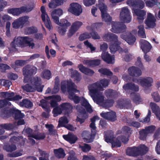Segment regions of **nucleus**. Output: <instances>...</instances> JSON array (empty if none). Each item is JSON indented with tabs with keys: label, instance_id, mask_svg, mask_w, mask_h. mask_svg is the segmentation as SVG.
Masks as SVG:
<instances>
[{
	"label": "nucleus",
	"instance_id": "obj_1",
	"mask_svg": "<svg viewBox=\"0 0 160 160\" xmlns=\"http://www.w3.org/2000/svg\"><path fill=\"white\" fill-rule=\"evenodd\" d=\"M109 82L105 79L101 80L88 86L89 94L94 102L100 106L106 108L112 106L113 103L112 100L105 99L102 91L103 87L108 86Z\"/></svg>",
	"mask_w": 160,
	"mask_h": 160
},
{
	"label": "nucleus",
	"instance_id": "obj_2",
	"mask_svg": "<svg viewBox=\"0 0 160 160\" xmlns=\"http://www.w3.org/2000/svg\"><path fill=\"white\" fill-rule=\"evenodd\" d=\"M37 68L35 67L28 65L23 69V73L24 76V82H28V84L22 86L23 90L27 92H32L37 90L39 92H42L43 86L41 85V80L38 78H33L31 79H29V76L36 73Z\"/></svg>",
	"mask_w": 160,
	"mask_h": 160
},
{
	"label": "nucleus",
	"instance_id": "obj_3",
	"mask_svg": "<svg viewBox=\"0 0 160 160\" xmlns=\"http://www.w3.org/2000/svg\"><path fill=\"white\" fill-rule=\"evenodd\" d=\"M77 86L71 80L68 81H63L61 82V89L63 92L68 90L69 93V98L72 100L76 103H78L79 101H81L82 106L85 108L88 112L91 113L92 112L91 106L88 102L83 98L80 99L78 97L74 94V93L79 92V91L77 89Z\"/></svg>",
	"mask_w": 160,
	"mask_h": 160
},
{
	"label": "nucleus",
	"instance_id": "obj_4",
	"mask_svg": "<svg viewBox=\"0 0 160 160\" xmlns=\"http://www.w3.org/2000/svg\"><path fill=\"white\" fill-rule=\"evenodd\" d=\"M123 131L126 134L125 137H119L116 139H114L113 133L112 131H108L105 132V140L107 142H111L112 148L119 147L121 146V140L124 143H126L128 140V137L131 133V131L130 128L124 126L123 128Z\"/></svg>",
	"mask_w": 160,
	"mask_h": 160
},
{
	"label": "nucleus",
	"instance_id": "obj_5",
	"mask_svg": "<svg viewBox=\"0 0 160 160\" xmlns=\"http://www.w3.org/2000/svg\"><path fill=\"white\" fill-rule=\"evenodd\" d=\"M33 40L32 38L27 37H19L15 39L11 43L12 49L10 48V50H14L16 44L22 47L25 46L29 47L30 48L33 49L35 47V44L33 42Z\"/></svg>",
	"mask_w": 160,
	"mask_h": 160
},
{
	"label": "nucleus",
	"instance_id": "obj_6",
	"mask_svg": "<svg viewBox=\"0 0 160 160\" xmlns=\"http://www.w3.org/2000/svg\"><path fill=\"white\" fill-rule=\"evenodd\" d=\"M118 37L115 34L110 32L105 33L103 36V39L106 41H110L111 42L110 44V49L111 52L114 53L119 49L120 47L119 45L120 42L118 41Z\"/></svg>",
	"mask_w": 160,
	"mask_h": 160
},
{
	"label": "nucleus",
	"instance_id": "obj_7",
	"mask_svg": "<svg viewBox=\"0 0 160 160\" xmlns=\"http://www.w3.org/2000/svg\"><path fill=\"white\" fill-rule=\"evenodd\" d=\"M63 11L59 8L55 9L51 13V15L53 21L59 25L69 27L71 25V23L65 19H62L59 21V16H60L63 14Z\"/></svg>",
	"mask_w": 160,
	"mask_h": 160
},
{
	"label": "nucleus",
	"instance_id": "obj_8",
	"mask_svg": "<svg viewBox=\"0 0 160 160\" xmlns=\"http://www.w3.org/2000/svg\"><path fill=\"white\" fill-rule=\"evenodd\" d=\"M61 99V98L59 96L53 95L46 98L45 100H41L39 105L43 108H45L48 105V103L49 102L52 107H54L57 106V102L60 101Z\"/></svg>",
	"mask_w": 160,
	"mask_h": 160
},
{
	"label": "nucleus",
	"instance_id": "obj_9",
	"mask_svg": "<svg viewBox=\"0 0 160 160\" xmlns=\"http://www.w3.org/2000/svg\"><path fill=\"white\" fill-rule=\"evenodd\" d=\"M120 20L122 23H129L131 20L130 12L127 7L121 8L120 14Z\"/></svg>",
	"mask_w": 160,
	"mask_h": 160
},
{
	"label": "nucleus",
	"instance_id": "obj_10",
	"mask_svg": "<svg viewBox=\"0 0 160 160\" xmlns=\"http://www.w3.org/2000/svg\"><path fill=\"white\" fill-rule=\"evenodd\" d=\"M98 6L101 12L102 20L106 22H110L111 20V18L107 13V6L101 2V0H99Z\"/></svg>",
	"mask_w": 160,
	"mask_h": 160
},
{
	"label": "nucleus",
	"instance_id": "obj_11",
	"mask_svg": "<svg viewBox=\"0 0 160 160\" xmlns=\"http://www.w3.org/2000/svg\"><path fill=\"white\" fill-rule=\"evenodd\" d=\"M133 81L142 85L144 88L151 86L153 82V79L150 77H141L138 79H133Z\"/></svg>",
	"mask_w": 160,
	"mask_h": 160
},
{
	"label": "nucleus",
	"instance_id": "obj_12",
	"mask_svg": "<svg viewBox=\"0 0 160 160\" xmlns=\"http://www.w3.org/2000/svg\"><path fill=\"white\" fill-rule=\"evenodd\" d=\"M29 18L28 17L25 16L16 19L12 23V27L15 29L22 28L24 24L29 22Z\"/></svg>",
	"mask_w": 160,
	"mask_h": 160
},
{
	"label": "nucleus",
	"instance_id": "obj_13",
	"mask_svg": "<svg viewBox=\"0 0 160 160\" xmlns=\"http://www.w3.org/2000/svg\"><path fill=\"white\" fill-rule=\"evenodd\" d=\"M33 8V6L32 5L27 7H23L20 8L9 9L8 10V12L9 13L13 15H18L25 12H29Z\"/></svg>",
	"mask_w": 160,
	"mask_h": 160
},
{
	"label": "nucleus",
	"instance_id": "obj_14",
	"mask_svg": "<svg viewBox=\"0 0 160 160\" xmlns=\"http://www.w3.org/2000/svg\"><path fill=\"white\" fill-rule=\"evenodd\" d=\"M76 108L78 112L76 121L82 124L84 122L85 119L88 117L87 114L83 107L78 106Z\"/></svg>",
	"mask_w": 160,
	"mask_h": 160
},
{
	"label": "nucleus",
	"instance_id": "obj_15",
	"mask_svg": "<svg viewBox=\"0 0 160 160\" xmlns=\"http://www.w3.org/2000/svg\"><path fill=\"white\" fill-rule=\"evenodd\" d=\"M68 11L76 16H79L82 13V9L81 5L79 4L72 3L70 4Z\"/></svg>",
	"mask_w": 160,
	"mask_h": 160
},
{
	"label": "nucleus",
	"instance_id": "obj_16",
	"mask_svg": "<svg viewBox=\"0 0 160 160\" xmlns=\"http://www.w3.org/2000/svg\"><path fill=\"white\" fill-rule=\"evenodd\" d=\"M41 11L42 12L41 17L42 21L44 22L46 27L49 29L52 28L51 22L50 18L46 13L45 8L43 6L41 8Z\"/></svg>",
	"mask_w": 160,
	"mask_h": 160
},
{
	"label": "nucleus",
	"instance_id": "obj_17",
	"mask_svg": "<svg viewBox=\"0 0 160 160\" xmlns=\"http://www.w3.org/2000/svg\"><path fill=\"white\" fill-rule=\"evenodd\" d=\"M111 31L116 33H119L123 32L126 28V26L123 24H121L119 22H112Z\"/></svg>",
	"mask_w": 160,
	"mask_h": 160
},
{
	"label": "nucleus",
	"instance_id": "obj_18",
	"mask_svg": "<svg viewBox=\"0 0 160 160\" xmlns=\"http://www.w3.org/2000/svg\"><path fill=\"white\" fill-rule=\"evenodd\" d=\"M83 25L82 22L76 21L74 22L71 26L68 31V35L69 37L72 36Z\"/></svg>",
	"mask_w": 160,
	"mask_h": 160
},
{
	"label": "nucleus",
	"instance_id": "obj_19",
	"mask_svg": "<svg viewBox=\"0 0 160 160\" xmlns=\"http://www.w3.org/2000/svg\"><path fill=\"white\" fill-rule=\"evenodd\" d=\"M71 107L70 105L68 103H66L62 104L60 106L54 108L52 111L53 116L55 117L58 115L61 114L64 110L70 108Z\"/></svg>",
	"mask_w": 160,
	"mask_h": 160
},
{
	"label": "nucleus",
	"instance_id": "obj_20",
	"mask_svg": "<svg viewBox=\"0 0 160 160\" xmlns=\"http://www.w3.org/2000/svg\"><path fill=\"white\" fill-rule=\"evenodd\" d=\"M14 95V94L13 92L9 93L6 92L0 93V97L10 101H17L22 98V97L19 95H17L15 97H13Z\"/></svg>",
	"mask_w": 160,
	"mask_h": 160
},
{
	"label": "nucleus",
	"instance_id": "obj_21",
	"mask_svg": "<svg viewBox=\"0 0 160 160\" xmlns=\"http://www.w3.org/2000/svg\"><path fill=\"white\" fill-rule=\"evenodd\" d=\"M99 24V23H94L87 27V29L88 30L92 32V33H90V34H91V37H92L93 39H99L100 38V36L97 32H93L98 28V27Z\"/></svg>",
	"mask_w": 160,
	"mask_h": 160
},
{
	"label": "nucleus",
	"instance_id": "obj_22",
	"mask_svg": "<svg viewBox=\"0 0 160 160\" xmlns=\"http://www.w3.org/2000/svg\"><path fill=\"white\" fill-rule=\"evenodd\" d=\"M133 15L136 16L139 22H141L145 17L146 12L143 10H140L139 9H136L135 8L132 11Z\"/></svg>",
	"mask_w": 160,
	"mask_h": 160
},
{
	"label": "nucleus",
	"instance_id": "obj_23",
	"mask_svg": "<svg viewBox=\"0 0 160 160\" xmlns=\"http://www.w3.org/2000/svg\"><path fill=\"white\" fill-rule=\"evenodd\" d=\"M96 134L89 132L87 131H84L82 133V137L84 142L89 143L93 141Z\"/></svg>",
	"mask_w": 160,
	"mask_h": 160
},
{
	"label": "nucleus",
	"instance_id": "obj_24",
	"mask_svg": "<svg viewBox=\"0 0 160 160\" xmlns=\"http://www.w3.org/2000/svg\"><path fill=\"white\" fill-rule=\"evenodd\" d=\"M100 115L102 117L109 120L114 121L116 120V113L114 112L111 111L107 113L102 112Z\"/></svg>",
	"mask_w": 160,
	"mask_h": 160
},
{
	"label": "nucleus",
	"instance_id": "obj_25",
	"mask_svg": "<svg viewBox=\"0 0 160 160\" xmlns=\"http://www.w3.org/2000/svg\"><path fill=\"white\" fill-rule=\"evenodd\" d=\"M155 20L154 16L151 13H148L145 23L148 28H153L155 25Z\"/></svg>",
	"mask_w": 160,
	"mask_h": 160
},
{
	"label": "nucleus",
	"instance_id": "obj_26",
	"mask_svg": "<svg viewBox=\"0 0 160 160\" xmlns=\"http://www.w3.org/2000/svg\"><path fill=\"white\" fill-rule=\"evenodd\" d=\"M140 43L141 48L145 53L149 52L152 48L150 43L145 40H140Z\"/></svg>",
	"mask_w": 160,
	"mask_h": 160
},
{
	"label": "nucleus",
	"instance_id": "obj_27",
	"mask_svg": "<svg viewBox=\"0 0 160 160\" xmlns=\"http://www.w3.org/2000/svg\"><path fill=\"white\" fill-rule=\"evenodd\" d=\"M101 57L104 61L108 63H113L114 61V57L113 56H110L107 52H103L101 55Z\"/></svg>",
	"mask_w": 160,
	"mask_h": 160
},
{
	"label": "nucleus",
	"instance_id": "obj_28",
	"mask_svg": "<svg viewBox=\"0 0 160 160\" xmlns=\"http://www.w3.org/2000/svg\"><path fill=\"white\" fill-rule=\"evenodd\" d=\"M129 74L132 77L138 76L142 74L140 70L135 67H132L129 68L128 70Z\"/></svg>",
	"mask_w": 160,
	"mask_h": 160
},
{
	"label": "nucleus",
	"instance_id": "obj_29",
	"mask_svg": "<svg viewBox=\"0 0 160 160\" xmlns=\"http://www.w3.org/2000/svg\"><path fill=\"white\" fill-rule=\"evenodd\" d=\"M150 107L152 112L156 115L157 118L160 121V108L156 104L151 102L150 104Z\"/></svg>",
	"mask_w": 160,
	"mask_h": 160
},
{
	"label": "nucleus",
	"instance_id": "obj_30",
	"mask_svg": "<svg viewBox=\"0 0 160 160\" xmlns=\"http://www.w3.org/2000/svg\"><path fill=\"white\" fill-rule=\"evenodd\" d=\"M63 137L66 140L71 144L74 143L78 139L76 135L71 133H68V135H64L63 136Z\"/></svg>",
	"mask_w": 160,
	"mask_h": 160
},
{
	"label": "nucleus",
	"instance_id": "obj_31",
	"mask_svg": "<svg viewBox=\"0 0 160 160\" xmlns=\"http://www.w3.org/2000/svg\"><path fill=\"white\" fill-rule=\"evenodd\" d=\"M24 132L30 135V136H31L33 138L37 140H41L43 139L44 138L45 136L44 134L39 133L37 135L31 134L32 132V130L30 128H28L24 130Z\"/></svg>",
	"mask_w": 160,
	"mask_h": 160
},
{
	"label": "nucleus",
	"instance_id": "obj_32",
	"mask_svg": "<svg viewBox=\"0 0 160 160\" xmlns=\"http://www.w3.org/2000/svg\"><path fill=\"white\" fill-rule=\"evenodd\" d=\"M124 89L126 91L132 92L133 91H137L139 88L137 86H136L133 83H129L124 85L123 86Z\"/></svg>",
	"mask_w": 160,
	"mask_h": 160
},
{
	"label": "nucleus",
	"instance_id": "obj_33",
	"mask_svg": "<svg viewBox=\"0 0 160 160\" xmlns=\"http://www.w3.org/2000/svg\"><path fill=\"white\" fill-rule=\"evenodd\" d=\"M121 38L125 40L130 45L133 44L135 41L134 37L132 36L131 33L128 34L127 38L126 37V35L124 34H122L121 35Z\"/></svg>",
	"mask_w": 160,
	"mask_h": 160
},
{
	"label": "nucleus",
	"instance_id": "obj_34",
	"mask_svg": "<svg viewBox=\"0 0 160 160\" xmlns=\"http://www.w3.org/2000/svg\"><path fill=\"white\" fill-rule=\"evenodd\" d=\"M137 148H138V156L144 155L148 151V148L144 144L141 145Z\"/></svg>",
	"mask_w": 160,
	"mask_h": 160
},
{
	"label": "nucleus",
	"instance_id": "obj_35",
	"mask_svg": "<svg viewBox=\"0 0 160 160\" xmlns=\"http://www.w3.org/2000/svg\"><path fill=\"white\" fill-rule=\"evenodd\" d=\"M138 148L136 147L129 148L127 149V154L130 156H138Z\"/></svg>",
	"mask_w": 160,
	"mask_h": 160
},
{
	"label": "nucleus",
	"instance_id": "obj_36",
	"mask_svg": "<svg viewBox=\"0 0 160 160\" xmlns=\"http://www.w3.org/2000/svg\"><path fill=\"white\" fill-rule=\"evenodd\" d=\"M83 63L91 67H93L99 64L100 63V60L99 59L92 60H85L83 61Z\"/></svg>",
	"mask_w": 160,
	"mask_h": 160
},
{
	"label": "nucleus",
	"instance_id": "obj_37",
	"mask_svg": "<svg viewBox=\"0 0 160 160\" xmlns=\"http://www.w3.org/2000/svg\"><path fill=\"white\" fill-rule=\"evenodd\" d=\"M78 68L81 72L85 74L91 75L94 73L93 71L85 68L81 64H79L78 66Z\"/></svg>",
	"mask_w": 160,
	"mask_h": 160
},
{
	"label": "nucleus",
	"instance_id": "obj_38",
	"mask_svg": "<svg viewBox=\"0 0 160 160\" xmlns=\"http://www.w3.org/2000/svg\"><path fill=\"white\" fill-rule=\"evenodd\" d=\"M99 120V118L97 116L93 117L91 119V123L90 124V127L91 129L92 133L96 134V127L95 126V122L96 120Z\"/></svg>",
	"mask_w": 160,
	"mask_h": 160
},
{
	"label": "nucleus",
	"instance_id": "obj_39",
	"mask_svg": "<svg viewBox=\"0 0 160 160\" xmlns=\"http://www.w3.org/2000/svg\"><path fill=\"white\" fill-rule=\"evenodd\" d=\"M11 18L7 14H4L1 15L0 14V26L2 27L4 26L5 23L7 21L11 19Z\"/></svg>",
	"mask_w": 160,
	"mask_h": 160
},
{
	"label": "nucleus",
	"instance_id": "obj_40",
	"mask_svg": "<svg viewBox=\"0 0 160 160\" xmlns=\"http://www.w3.org/2000/svg\"><path fill=\"white\" fill-rule=\"evenodd\" d=\"M54 152L55 156L58 158H63L66 155L63 150L62 148L54 149Z\"/></svg>",
	"mask_w": 160,
	"mask_h": 160
},
{
	"label": "nucleus",
	"instance_id": "obj_41",
	"mask_svg": "<svg viewBox=\"0 0 160 160\" xmlns=\"http://www.w3.org/2000/svg\"><path fill=\"white\" fill-rule=\"evenodd\" d=\"M19 105L20 106L28 108L32 107L33 104L32 102L29 100L25 99L22 102H20Z\"/></svg>",
	"mask_w": 160,
	"mask_h": 160
},
{
	"label": "nucleus",
	"instance_id": "obj_42",
	"mask_svg": "<svg viewBox=\"0 0 160 160\" xmlns=\"http://www.w3.org/2000/svg\"><path fill=\"white\" fill-rule=\"evenodd\" d=\"M68 120L65 117H62L60 118L58 121V127H65L66 125L65 124L68 123Z\"/></svg>",
	"mask_w": 160,
	"mask_h": 160
},
{
	"label": "nucleus",
	"instance_id": "obj_43",
	"mask_svg": "<svg viewBox=\"0 0 160 160\" xmlns=\"http://www.w3.org/2000/svg\"><path fill=\"white\" fill-rule=\"evenodd\" d=\"M144 0L145 2L146 5L148 7H153L155 4L157 3H160V0Z\"/></svg>",
	"mask_w": 160,
	"mask_h": 160
},
{
	"label": "nucleus",
	"instance_id": "obj_44",
	"mask_svg": "<svg viewBox=\"0 0 160 160\" xmlns=\"http://www.w3.org/2000/svg\"><path fill=\"white\" fill-rule=\"evenodd\" d=\"M72 77L75 81L77 82L80 81L81 79V76L80 74L77 71H74L73 72Z\"/></svg>",
	"mask_w": 160,
	"mask_h": 160
},
{
	"label": "nucleus",
	"instance_id": "obj_45",
	"mask_svg": "<svg viewBox=\"0 0 160 160\" xmlns=\"http://www.w3.org/2000/svg\"><path fill=\"white\" fill-rule=\"evenodd\" d=\"M144 129L147 134H151L156 130V127L154 125H150L146 127Z\"/></svg>",
	"mask_w": 160,
	"mask_h": 160
},
{
	"label": "nucleus",
	"instance_id": "obj_46",
	"mask_svg": "<svg viewBox=\"0 0 160 160\" xmlns=\"http://www.w3.org/2000/svg\"><path fill=\"white\" fill-rule=\"evenodd\" d=\"M138 29H139L138 31L139 35L142 38H145L146 36L145 34L143 26L142 25H140L138 27Z\"/></svg>",
	"mask_w": 160,
	"mask_h": 160
},
{
	"label": "nucleus",
	"instance_id": "obj_47",
	"mask_svg": "<svg viewBox=\"0 0 160 160\" xmlns=\"http://www.w3.org/2000/svg\"><path fill=\"white\" fill-rule=\"evenodd\" d=\"M51 73L50 71L45 70L43 71L41 74V77L47 79H49L51 77Z\"/></svg>",
	"mask_w": 160,
	"mask_h": 160
},
{
	"label": "nucleus",
	"instance_id": "obj_48",
	"mask_svg": "<svg viewBox=\"0 0 160 160\" xmlns=\"http://www.w3.org/2000/svg\"><path fill=\"white\" fill-rule=\"evenodd\" d=\"M84 43L87 48H90L91 52H95L96 50V47H94L93 45L91 43L89 42L88 41H86L84 42Z\"/></svg>",
	"mask_w": 160,
	"mask_h": 160
},
{
	"label": "nucleus",
	"instance_id": "obj_49",
	"mask_svg": "<svg viewBox=\"0 0 160 160\" xmlns=\"http://www.w3.org/2000/svg\"><path fill=\"white\" fill-rule=\"evenodd\" d=\"M13 114H14L15 119L23 118L24 117V115L22 113H21L20 111L17 109H14Z\"/></svg>",
	"mask_w": 160,
	"mask_h": 160
},
{
	"label": "nucleus",
	"instance_id": "obj_50",
	"mask_svg": "<svg viewBox=\"0 0 160 160\" xmlns=\"http://www.w3.org/2000/svg\"><path fill=\"white\" fill-rule=\"evenodd\" d=\"M62 27H59L58 31L60 34L62 35H64L65 34L67 31V29L68 27L66 26H62L59 25Z\"/></svg>",
	"mask_w": 160,
	"mask_h": 160
},
{
	"label": "nucleus",
	"instance_id": "obj_51",
	"mask_svg": "<svg viewBox=\"0 0 160 160\" xmlns=\"http://www.w3.org/2000/svg\"><path fill=\"white\" fill-rule=\"evenodd\" d=\"M1 127L3 128L2 129H0V135L3 134L4 132L3 129L9 130L12 128V125L10 124H5L1 125Z\"/></svg>",
	"mask_w": 160,
	"mask_h": 160
},
{
	"label": "nucleus",
	"instance_id": "obj_52",
	"mask_svg": "<svg viewBox=\"0 0 160 160\" xmlns=\"http://www.w3.org/2000/svg\"><path fill=\"white\" fill-rule=\"evenodd\" d=\"M91 37V35L90 33L85 32L80 35L79 39L81 41H83L86 39L90 38Z\"/></svg>",
	"mask_w": 160,
	"mask_h": 160
},
{
	"label": "nucleus",
	"instance_id": "obj_53",
	"mask_svg": "<svg viewBox=\"0 0 160 160\" xmlns=\"http://www.w3.org/2000/svg\"><path fill=\"white\" fill-rule=\"evenodd\" d=\"M25 63V62L22 60H17L15 62V65H13L12 68L16 69L17 66H22Z\"/></svg>",
	"mask_w": 160,
	"mask_h": 160
},
{
	"label": "nucleus",
	"instance_id": "obj_54",
	"mask_svg": "<svg viewBox=\"0 0 160 160\" xmlns=\"http://www.w3.org/2000/svg\"><path fill=\"white\" fill-rule=\"evenodd\" d=\"M137 2L136 0H127V3L129 6L132 7V11L133 10V8H136V5Z\"/></svg>",
	"mask_w": 160,
	"mask_h": 160
},
{
	"label": "nucleus",
	"instance_id": "obj_55",
	"mask_svg": "<svg viewBox=\"0 0 160 160\" xmlns=\"http://www.w3.org/2000/svg\"><path fill=\"white\" fill-rule=\"evenodd\" d=\"M37 31V28L34 27L28 28L25 29V32L28 34H31L34 33Z\"/></svg>",
	"mask_w": 160,
	"mask_h": 160
},
{
	"label": "nucleus",
	"instance_id": "obj_56",
	"mask_svg": "<svg viewBox=\"0 0 160 160\" xmlns=\"http://www.w3.org/2000/svg\"><path fill=\"white\" fill-rule=\"evenodd\" d=\"M59 80L58 78H56L55 85L52 91V93H56L58 92L59 90Z\"/></svg>",
	"mask_w": 160,
	"mask_h": 160
},
{
	"label": "nucleus",
	"instance_id": "obj_57",
	"mask_svg": "<svg viewBox=\"0 0 160 160\" xmlns=\"http://www.w3.org/2000/svg\"><path fill=\"white\" fill-rule=\"evenodd\" d=\"M79 148L84 152H87L91 149L90 146L88 144H84L83 145H80Z\"/></svg>",
	"mask_w": 160,
	"mask_h": 160
},
{
	"label": "nucleus",
	"instance_id": "obj_58",
	"mask_svg": "<svg viewBox=\"0 0 160 160\" xmlns=\"http://www.w3.org/2000/svg\"><path fill=\"white\" fill-rule=\"evenodd\" d=\"M139 134V138L142 140H145L146 139L147 135L148 134L146 133L145 129H143L140 131Z\"/></svg>",
	"mask_w": 160,
	"mask_h": 160
},
{
	"label": "nucleus",
	"instance_id": "obj_59",
	"mask_svg": "<svg viewBox=\"0 0 160 160\" xmlns=\"http://www.w3.org/2000/svg\"><path fill=\"white\" fill-rule=\"evenodd\" d=\"M98 72L102 74L108 75H111L112 74V72L109 70L106 69L102 68L99 70Z\"/></svg>",
	"mask_w": 160,
	"mask_h": 160
},
{
	"label": "nucleus",
	"instance_id": "obj_60",
	"mask_svg": "<svg viewBox=\"0 0 160 160\" xmlns=\"http://www.w3.org/2000/svg\"><path fill=\"white\" fill-rule=\"evenodd\" d=\"M152 98L156 102H158L160 101V97L157 92H154L152 94Z\"/></svg>",
	"mask_w": 160,
	"mask_h": 160
},
{
	"label": "nucleus",
	"instance_id": "obj_61",
	"mask_svg": "<svg viewBox=\"0 0 160 160\" xmlns=\"http://www.w3.org/2000/svg\"><path fill=\"white\" fill-rule=\"evenodd\" d=\"M69 156L68 160H78L75 156V153L73 151H71L69 152Z\"/></svg>",
	"mask_w": 160,
	"mask_h": 160
},
{
	"label": "nucleus",
	"instance_id": "obj_62",
	"mask_svg": "<svg viewBox=\"0 0 160 160\" xmlns=\"http://www.w3.org/2000/svg\"><path fill=\"white\" fill-rule=\"evenodd\" d=\"M151 113L150 111L149 110L147 116L145 118L140 120V122L144 123H147L149 122L150 121V117L151 116Z\"/></svg>",
	"mask_w": 160,
	"mask_h": 160
},
{
	"label": "nucleus",
	"instance_id": "obj_63",
	"mask_svg": "<svg viewBox=\"0 0 160 160\" xmlns=\"http://www.w3.org/2000/svg\"><path fill=\"white\" fill-rule=\"evenodd\" d=\"M96 0H83L84 5L86 6H89L95 3Z\"/></svg>",
	"mask_w": 160,
	"mask_h": 160
},
{
	"label": "nucleus",
	"instance_id": "obj_64",
	"mask_svg": "<svg viewBox=\"0 0 160 160\" xmlns=\"http://www.w3.org/2000/svg\"><path fill=\"white\" fill-rule=\"evenodd\" d=\"M46 127L48 128L49 131L51 134H55L56 132V130L53 129V126L52 125L46 124Z\"/></svg>",
	"mask_w": 160,
	"mask_h": 160
}]
</instances>
